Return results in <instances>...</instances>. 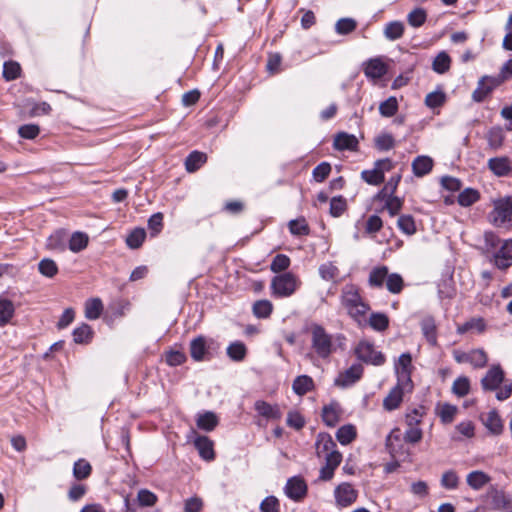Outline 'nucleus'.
Instances as JSON below:
<instances>
[{"label":"nucleus","instance_id":"f257e3e1","mask_svg":"<svg viewBox=\"0 0 512 512\" xmlns=\"http://www.w3.org/2000/svg\"><path fill=\"white\" fill-rule=\"evenodd\" d=\"M310 333L311 348L321 359H328L336 351L337 346L344 349L346 337L343 334L333 336L322 325L317 323L311 325Z\"/></svg>","mask_w":512,"mask_h":512},{"label":"nucleus","instance_id":"f03ea898","mask_svg":"<svg viewBox=\"0 0 512 512\" xmlns=\"http://www.w3.org/2000/svg\"><path fill=\"white\" fill-rule=\"evenodd\" d=\"M341 304L354 318L363 316L369 310L368 304L363 301L358 287L354 284H347L342 288Z\"/></svg>","mask_w":512,"mask_h":512},{"label":"nucleus","instance_id":"7ed1b4c3","mask_svg":"<svg viewBox=\"0 0 512 512\" xmlns=\"http://www.w3.org/2000/svg\"><path fill=\"white\" fill-rule=\"evenodd\" d=\"M300 282L291 272H284L273 277L271 281L272 293L275 297H289L295 293Z\"/></svg>","mask_w":512,"mask_h":512},{"label":"nucleus","instance_id":"20e7f679","mask_svg":"<svg viewBox=\"0 0 512 512\" xmlns=\"http://www.w3.org/2000/svg\"><path fill=\"white\" fill-rule=\"evenodd\" d=\"M354 353L357 359L368 365L382 366L386 362L385 355L381 351H377L372 342L365 339L358 342Z\"/></svg>","mask_w":512,"mask_h":512},{"label":"nucleus","instance_id":"39448f33","mask_svg":"<svg viewBox=\"0 0 512 512\" xmlns=\"http://www.w3.org/2000/svg\"><path fill=\"white\" fill-rule=\"evenodd\" d=\"M493 225L500 227L512 219V196H506L494 201L493 210L490 212Z\"/></svg>","mask_w":512,"mask_h":512},{"label":"nucleus","instance_id":"423d86ee","mask_svg":"<svg viewBox=\"0 0 512 512\" xmlns=\"http://www.w3.org/2000/svg\"><path fill=\"white\" fill-rule=\"evenodd\" d=\"M393 168L392 160L389 158L379 159L375 161L374 168L371 170H363L361 178L369 185H380L385 180V172Z\"/></svg>","mask_w":512,"mask_h":512},{"label":"nucleus","instance_id":"0eeeda50","mask_svg":"<svg viewBox=\"0 0 512 512\" xmlns=\"http://www.w3.org/2000/svg\"><path fill=\"white\" fill-rule=\"evenodd\" d=\"M214 341L208 340L205 336L199 335L190 341V355L196 362L209 361L213 355L211 352Z\"/></svg>","mask_w":512,"mask_h":512},{"label":"nucleus","instance_id":"6e6552de","mask_svg":"<svg viewBox=\"0 0 512 512\" xmlns=\"http://www.w3.org/2000/svg\"><path fill=\"white\" fill-rule=\"evenodd\" d=\"M308 492V486L301 476L290 477L284 487L285 495L294 502H301Z\"/></svg>","mask_w":512,"mask_h":512},{"label":"nucleus","instance_id":"1a4fd4ad","mask_svg":"<svg viewBox=\"0 0 512 512\" xmlns=\"http://www.w3.org/2000/svg\"><path fill=\"white\" fill-rule=\"evenodd\" d=\"M400 429H393L385 439V446L392 458L408 456V449L404 445Z\"/></svg>","mask_w":512,"mask_h":512},{"label":"nucleus","instance_id":"9d476101","mask_svg":"<svg viewBox=\"0 0 512 512\" xmlns=\"http://www.w3.org/2000/svg\"><path fill=\"white\" fill-rule=\"evenodd\" d=\"M505 374L499 364L492 365L481 379V387L484 391H496L503 384Z\"/></svg>","mask_w":512,"mask_h":512},{"label":"nucleus","instance_id":"9b49d317","mask_svg":"<svg viewBox=\"0 0 512 512\" xmlns=\"http://www.w3.org/2000/svg\"><path fill=\"white\" fill-rule=\"evenodd\" d=\"M395 372L399 384L410 385L412 387V356L410 353H402L395 363Z\"/></svg>","mask_w":512,"mask_h":512},{"label":"nucleus","instance_id":"f8f14e48","mask_svg":"<svg viewBox=\"0 0 512 512\" xmlns=\"http://www.w3.org/2000/svg\"><path fill=\"white\" fill-rule=\"evenodd\" d=\"M334 497L338 506L348 507L357 500L358 491L350 483L343 482L335 488Z\"/></svg>","mask_w":512,"mask_h":512},{"label":"nucleus","instance_id":"ddd939ff","mask_svg":"<svg viewBox=\"0 0 512 512\" xmlns=\"http://www.w3.org/2000/svg\"><path fill=\"white\" fill-rule=\"evenodd\" d=\"M191 434L194 435L193 443L198 450L199 456L206 461L214 460L215 452L213 441L207 436L198 435L195 430H192Z\"/></svg>","mask_w":512,"mask_h":512},{"label":"nucleus","instance_id":"4468645a","mask_svg":"<svg viewBox=\"0 0 512 512\" xmlns=\"http://www.w3.org/2000/svg\"><path fill=\"white\" fill-rule=\"evenodd\" d=\"M362 374V365L359 363L353 364L335 379V385L339 387L351 386L362 377Z\"/></svg>","mask_w":512,"mask_h":512},{"label":"nucleus","instance_id":"2eb2a0df","mask_svg":"<svg viewBox=\"0 0 512 512\" xmlns=\"http://www.w3.org/2000/svg\"><path fill=\"white\" fill-rule=\"evenodd\" d=\"M341 461L342 454L340 452H331L325 455V465L320 469L319 479L322 481L331 480Z\"/></svg>","mask_w":512,"mask_h":512},{"label":"nucleus","instance_id":"dca6fc26","mask_svg":"<svg viewBox=\"0 0 512 512\" xmlns=\"http://www.w3.org/2000/svg\"><path fill=\"white\" fill-rule=\"evenodd\" d=\"M359 141L353 134L339 132L334 136L333 148L337 151H357Z\"/></svg>","mask_w":512,"mask_h":512},{"label":"nucleus","instance_id":"f3484780","mask_svg":"<svg viewBox=\"0 0 512 512\" xmlns=\"http://www.w3.org/2000/svg\"><path fill=\"white\" fill-rule=\"evenodd\" d=\"M495 265L500 270H506L512 265V239L503 242L500 249L494 254Z\"/></svg>","mask_w":512,"mask_h":512},{"label":"nucleus","instance_id":"a211bd4d","mask_svg":"<svg viewBox=\"0 0 512 512\" xmlns=\"http://www.w3.org/2000/svg\"><path fill=\"white\" fill-rule=\"evenodd\" d=\"M488 168L498 177H511L512 165L508 157H494L488 160Z\"/></svg>","mask_w":512,"mask_h":512},{"label":"nucleus","instance_id":"6ab92c4d","mask_svg":"<svg viewBox=\"0 0 512 512\" xmlns=\"http://www.w3.org/2000/svg\"><path fill=\"white\" fill-rule=\"evenodd\" d=\"M363 71L367 78L376 80L386 74L387 67L380 58H373L364 63Z\"/></svg>","mask_w":512,"mask_h":512},{"label":"nucleus","instance_id":"aec40b11","mask_svg":"<svg viewBox=\"0 0 512 512\" xmlns=\"http://www.w3.org/2000/svg\"><path fill=\"white\" fill-rule=\"evenodd\" d=\"M254 409L266 420H279L282 417V412L277 404L272 405L264 400H257Z\"/></svg>","mask_w":512,"mask_h":512},{"label":"nucleus","instance_id":"412c9836","mask_svg":"<svg viewBox=\"0 0 512 512\" xmlns=\"http://www.w3.org/2000/svg\"><path fill=\"white\" fill-rule=\"evenodd\" d=\"M422 334L430 346H437V326L433 316L427 315L420 321Z\"/></svg>","mask_w":512,"mask_h":512},{"label":"nucleus","instance_id":"4be33fe9","mask_svg":"<svg viewBox=\"0 0 512 512\" xmlns=\"http://www.w3.org/2000/svg\"><path fill=\"white\" fill-rule=\"evenodd\" d=\"M407 386L408 385L399 384L397 381L396 386L390 390L389 394L383 400V406L387 411H393L400 406L403 400L404 388Z\"/></svg>","mask_w":512,"mask_h":512},{"label":"nucleus","instance_id":"5701e85b","mask_svg":"<svg viewBox=\"0 0 512 512\" xmlns=\"http://www.w3.org/2000/svg\"><path fill=\"white\" fill-rule=\"evenodd\" d=\"M483 425L493 435H500L503 432V422L497 410L489 411L486 417H481Z\"/></svg>","mask_w":512,"mask_h":512},{"label":"nucleus","instance_id":"b1692460","mask_svg":"<svg viewBox=\"0 0 512 512\" xmlns=\"http://www.w3.org/2000/svg\"><path fill=\"white\" fill-rule=\"evenodd\" d=\"M207 154L198 150L190 152L184 162L188 173H194L207 162Z\"/></svg>","mask_w":512,"mask_h":512},{"label":"nucleus","instance_id":"393cba45","mask_svg":"<svg viewBox=\"0 0 512 512\" xmlns=\"http://www.w3.org/2000/svg\"><path fill=\"white\" fill-rule=\"evenodd\" d=\"M67 242V232L64 230H57L48 237L46 247L52 251L63 252L66 250Z\"/></svg>","mask_w":512,"mask_h":512},{"label":"nucleus","instance_id":"a878e982","mask_svg":"<svg viewBox=\"0 0 512 512\" xmlns=\"http://www.w3.org/2000/svg\"><path fill=\"white\" fill-rule=\"evenodd\" d=\"M316 446V453L318 456H321V454H326L331 452H339L336 447V443L334 442L331 435L328 433H319L317 436V440L315 443Z\"/></svg>","mask_w":512,"mask_h":512},{"label":"nucleus","instance_id":"bb28decb","mask_svg":"<svg viewBox=\"0 0 512 512\" xmlns=\"http://www.w3.org/2000/svg\"><path fill=\"white\" fill-rule=\"evenodd\" d=\"M433 160L429 156H417L412 162V171L416 177H423L431 172Z\"/></svg>","mask_w":512,"mask_h":512},{"label":"nucleus","instance_id":"cd10ccee","mask_svg":"<svg viewBox=\"0 0 512 512\" xmlns=\"http://www.w3.org/2000/svg\"><path fill=\"white\" fill-rule=\"evenodd\" d=\"M218 423V417L212 411H205L203 413H199L196 418L197 427L206 432L213 431L218 425Z\"/></svg>","mask_w":512,"mask_h":512},{"label":"nucleus","instance_id":"c85d7f7f","mask_svg":"<svg viewBox=\"0 0 512 512\" xmlns=\"http://www.w3.org/2000/svg\"><path fill=\"white\" fill-rule=\"evenodd\" d=\"M314 389V381L308 375L297 376L292 383V390L298 396H304Z\"/></svg>","mask_w":512,"mask_h":512},{"label":"nucleus","instance_id":"c756f323","mask_svg":"<svg viewBox=\"0 0 512 512\" xmlns=\"http://www.w3.org/2000/svg\"><path fill=\"white\" fill-rule=\"evenodd\" d=\"M103 303L100 298H90L84 304V314L88 320L98 319L103 312Z\"/></svg>","mask_w":512,"mask_h":512},{"label":"nucleus","instance_id":"7c9ffc66","mask_svg":"<svg viewBox=\"0 0 512 512\" xmlns=\"http://www.w3.org/2000/svg\"><path fill=\"white\" fill-rule=\"evenodd\" d=\"M491 504L494 510L512 512V497L502 491H496L492 495Z\"/></svg>","mask_w":512,"mask_h":512},{"label":"nucleus","instance_id":"2f4dec72","mask_svg":"<svg viewBox=\"0 0 512 512\" xmlns=\"http://www.w3.org/2000/svg\"><path fill=\"white\" fill-rule=\"evenodd\" d=\"M405 31V26L401 21H391L388 22L383 30V34L385 38L389 41H396L400 39Z\"/></svg>","mask_w":512,"mask_h":512},{"label":"nucleus","instance_id":"473e14b6","mask_svg":"<svg viewBox=\"0 0 512 512\" xmlns=\"http://www.w3.org/2000/svg\"><path fill=\"white\" fill-rule=\"evenodd\" d=\"M89 242V237L84 232H74L68 238V248L74 253H78L84 250Z\"/></svg>","mask_w":512,"mask_h":512},{"label":"nucleus","instance_id":"72a5a7b5","mask_svg":"<svg viewBox=\"0 0 512 512\" xmlns=\"http://www.w3.org/2000/svg\"><path fill=\"white\" fill-rule=\"evenodd\" d=\"M94 332L90 325L86 323H82L80 326L76 327L73 332V340L77 344H88L91 342L93 338Z\"/></svg>","mask_w":512,"mask_h":512},{"label":"nucleus","instance_id":"f704fd0d","mask_svg":"<svg viewBox=\"0 0 512 512\" xmlns=\"http://www.w3.org/2000/svg\"><path fill=\"white\" fill-rule=\"evenodd\" d=\"M227 356L234 362H241L247 355L246 345L241 341H234L226 349Z\"/></svg>","mask_w":512,"mask_h":512},{"label":"nucleus","instance_id":"c9c22d12","mask_svg":"<svg viewBox=\"0 0 512 512\" xmlns=\"http://www.w3.org/2000/svg\"><path fill=\"white\" fill-rule=\"evenodd\" d=\"M337 407V403H331L322 409V420L328 427H335L340 420Z\"/></svg>","mask_w":512,"mask_h":512},{"label":"nucleus","instance_id":"e433bc0d","mask_svg":"<svg viewBox=\"0 0 512 512\" xmlns=\"http://www.w3.org/2000/svg\"><path fill=\"white\" fill-rule=\"evenodd\" d=\"M467 484L474 490H480L490 481V477L483 471H472L467 475Z\"/></svg>","mask_w":512,"mask_h":512},{"label":"nucleus","instance_id":"4c0bfd02","mask_svg":"<svg viewBox=\"0 0 512 512\" xmlns=\"http://www.w3.org/2000/svg\"><path fill=\"white\" fill-rule=\"evenodd\" d=\"M451 66V57L445 51L439 52L432 62V69L438 74H444L449 71Z\"/></svg>","mask_w":512,"mask_h":512},{"label":"nucleus","instance_id":"58836bf2","mask_svg":"<svg viewBox=\"0 0 512 512\" xmlns=\"http://www.w3.org/2000/svg\"><path fill=\"white\" fill-rule=\"evenodd\" d=\"M357 436L356 428L352 424H346L338 428L336 439L342 445L350 444Z\"/></svg>","mask_w":512,"mask_h":512},{"label":"nucleus","instance_id":"ea45409f","mask_svg":"<svg viewBox=\"0 0 512 512\" xmlns=\"http://www.w3.org/2000/svg\"><path fill=\"white\" fill-rule=\"evenodd\" d=\"M92 473V466L86 459H78L73 465V476L76 480L87 479Z\"/></svg>","mask_w":512,"mask_h":512},{"label":"nucleus","instance_id":"a19ab883","mask_svg":"<svg viewBox=\"0 0 512 512\" xmlns=\"http://www.w3.org/2000/svg\"><path fill=\"white\" fill-rule=\"evenodd\" d=\"M273 311V305L269 300H257L252 307V312L256 318L266 319Z\"/></svg>","mask_w":512,"mask_h":512},{"label":"nucleus","instance_id":"79ce46f5","mask_svg":"<svg viewBox=\"0 0 512 512\" xmlns=\"http://www.w3.org/2000/svg\"><path fill=\"white\" fill-rule=\"evenodd\" d=\"M15 312L14 304L9 299H0V327L9 323Z\"/></svg>","mask_w":512,"mask_h":512},{"label":"nucleus","instance_id":"37998d69","mask_svg":"<svg viewBox=\"0 0 512 512\" xmlns=\"http://www.w3.org/2000/svg\"><path fill=\"white\" fill-rule=\"evenodd\" d=\"M480 199V193L473 188H466L458 195L457 202L462 207H468Z\"/></svg>","mask_w":512,"mask_h":512},{"label":"nucleus","instance_id":"c03bdc74","mask_svg":"<svg viewBox=\"0 0 512 512\" xmlns=\"http://www.w3.org/2000/svg\"><path fill=\"white\" fill-rule=\"evenodd\" d=\"M388 276V268L386 266L376 267L369 274V285L372 287H382Z\"/></svg>","mask_w":512,"mask_h":512},{"label":"nucleus","instance_id":"a18cd8bd","mask_svg":"<svg viewBox=\"0 0 512 512\" xmlns=\"http://www.w3.org/2000/svg\"><path fill=\"white\" fill-rule=\"evenodd\" d=\"M427 20V12L424 8L417 7L407 15V22L413 28L421 27Z\"/></svg>","mask_w":512,"mask_h":512},{"label":"nucleus","instance_id":"49530a36","mask_svg":"<svg viewBox=\"0 0 512 512\" xmlns=\"http://www.w3.org/2000/svg\"><path fill=\"white\" fill-rule=\"evenodd\" d=\"M486 324L482 318H472L457 327L458 334H465L468 331L476 330L478 333L484 332Z\"/></svg>","mask_w":512,"mask_h":512},{"label":"nucleus","instance_id":"de8ad7c7","mask_svg":"<svg viewBox=\"0 0 512 512\" xmlns=\"http://www.w3.org/2000/svg\"><path fill=\"white\" fill-rule=\"evenodd\" d=\"M347 210V200L342 195L334 196L330 200L329 213L332 217H340Z\"/></svg>","mask_w":512,"mask_h":512},{"label":"nucleus","instance_id":"09e8293b","mask_svg":"<svg viewBox=\"0 0 512 512\" xmlns=\"http://www.w3.org/2000/svg\"><path fill=\"white\" fill-rule=\"evenodd\" d=\"M369 325L375 331H378V332L385 331L389 326V318L384 313H380V312L372 313L369 317Z\"/></svg>","mask_w":512,"mask_h":512},{"label":"nucleus","instance_id":"8fccbe9b","mask_svg":"<svg viewBox=\"0 0 512 512\" xmlns=\"http://www.w3.org/2000/svg\"><path fill=\"white\" fill-rule=\"evenodd\" d=\"M398 101L395 96H390L388 99L380 103L379 105V113L383 117H392L398 111Z\"/></svg>","mask_w":512,"mask_h":512},{"label":"nucleus","instance_id":"3c124183","mask_svg":"<svg viewBox=\"0 0 512 512\" xmlns=\"http://www.w3.org/2000/svg\"><path fill=\"white\" fill-rule=\"evenodd\" d=\"M487 141L491 148L498 149L502 146L504 141L503 129L499 126L492 127L487 134Z\"/></svg>","mask_w":512,"mask_h":512},{"label":"nucleus","instance_id":"603ef678","mask_svg":"<svg viewBox=\"0 0 512 512\" xmlns=\"http://www.w3.org/2000/svg\"><path fill=\"white\" fill-rule=\"evenodd\" d=\"M146 238V232L142 228H135L126 238V244L131 249L139 248Z\"/></svg>","mask_w":512,"mask_h":512},{"label":"nucleus","instance_id":"864d4df0","mask_svg":"<svg viewBox=\"0 0 512 512\" xmlns=\"http://www.w3.org/2000/svg\"><path fill=\"white\" fill-rule=\"evenodd\" d=\"M470 391V380L466 376L456 378L452 385V392L458 397H465Z\"/></svg>","mask_w":512,"mask_h":512},{"label":"nucleus","instance_id":"5fc2aeb1","mask_svg":"<svg viewBox=\"0 0 512 512\" xmlns=\"http://www.w3.org/2000/svg\"><path fill=\"white\" fill-rule=\"evenodd\" d=\"M289 231L295 236H305L310 232V228L305 218L293 219L289 222Z\"/></svg>","mask_w":512,"mask_h":512},{"label":"nucleus","instance_id":"6e6d98bb","mask_svg":"<svg viewBox=\"0 0 512 512\" xmlns=\"http://www.w3.org/2000/svg\"><path fill=\"white\" fill-rule=\"evenodd\" d=\"M357 27V22L353 18H341L335 24V31L339 35H348Z\"/></svg>","mask_w":512,"mask_h":512},{"label":"nucleus","instance_id":"4d7b16f0","mask_svg":"<svg viewBox=\"0 0 512 512\" xmlns=\"http://www.w3.org/2000/svg\"><path fill=\"white\" fill-rule=\"evenodd\" d=\"M397 227L406 235H413L416 232L414 218L408 214L399 216L397 220Z\"/></svg>","mask_w":512,"mask_h":512},{"label":"nucleus","instance_id":"13d9d810","mask_svg":"<svg viewBox=\"0 0 512 512\" xmlns=\"http://www.w3.org/2000/svg\"><path fill=\"white\" fill-rule=\"evenodd\" d=\"M157 496L148 489H140L137 494L136 503L140 507H151L156 504Z\"/></svg>","mask_w":512,"mask_h":512},{"label":"nucleus","instance_id":"bf43d9fd","mask_svg":"<svg viewBox=\"0 0 512 512\" xmlns=\"http://www.w3.org/2000/svg\"><path fill=\"white\" fill-rule=\"evenodd\" d=\"M469 358V364L477 369L485 367L488 362V356L486 352L481 348L470 350Z\"/></svg>","mask_w":512,"mask_h":512},{"label":"nucleus","instance_id":"052dcab7","mask_svg":"<svg viewBox=\"0 0 512 512\" xmlns=\"http://www.w3.org/2000/svg\"><path fill=\"white\" fill-rule=\"evenodd\" d=\"M38 270L43 276L53 278L58 273V266L54 260L44 258L39 262Z\"/></svg>","mask_w":512,"mask_h":512},{"label":"nucleus","instance_id":"680f3d73","mask_svg":"<svg viewBox=\"0 0 512 512\" xmlns=\"http://www.w3.org/2000/svg\"><path fill=\"white\" fill-rule=\"evenodd\" d=\"M440 484L447 490H454L459 485V477L454 470H447L442 474Z\"/></svg>","mask_w":512,"mask_h":512},{"label":"nucleus","instance_id":"e2e57ef3","mask_svg":"<svg viewBox=\"0 0 512 512\" xmlns=\"http://www.w3.org/2000/svg\"><path fill=\"white\" fill-rule=\"evenodd\" d=\"M290 263V258L287 255L277 254L270 264V269L274 273L284 272L289 268Z\"/></svg>","mask_w":512,"mask_h":512},{"label":"nucleus","instance_id":"0e129e2a","mask_svg":"<svg viewBox=\"0 0 512 512\" xmlns=\"http://www.w3.org/2000/svg\"><path fill=\"white\" fill-rule=\"evenodd\" d=\"M404 286L403 278L397 273H392L387 276L386 287L387 290L393 294H398L402 291Z\"/></svg>","mask_w":512,"mask_h":512},{"label":"nucleus","instance_id":"69168bd1","mask_svg":"<svg viewBox=\"0 0 512 512\" xmlns=\"http://www.w3.org/2000/svg\"><path fill=\"white\" fill-rule=\"evenodd\" d=\"M186 360V354L180 350H169L165 354V361L171 367L182 365Z\"/></svg>","mask_w":512,"mask_h":512},{"label":"nucleus","instance_id":"338daca9","mask_svg":"<svg viewBox=\"0 0 512 512\" xmlns=\"http://www.w3.org/2000/svg\"><path fill=\"white\" fill-rule=\"evenodd\" d=\"M21 67L17 62L7 61L3 65V77L7 81L15 80L19 77Z\"/></svg>","mask_w":512,"mask_h":512},{"label":"nucleus","instance_id":"774afa93","mask_svg":"<svg viewBox=\"0 0 512 512\" xmlns=\"http://www.w3.org/2000/svg\"><path fill=\"white\" fill-rule=\"evenodd\" d=\"M259 509L261 512H279V500L275 496H267L260 503Z\"/></svg>","mask_w":512,"mask_h":512}]
</instances>
